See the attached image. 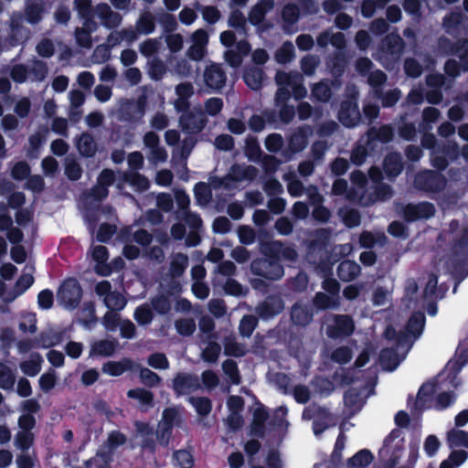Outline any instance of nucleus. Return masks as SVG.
I'll use <instances>...</instances> for the list:
<instances>
[{"instance_id": "f257e3e1", "label": "nucleus", "mask_w": 468, "mask_h": 468, "mask_svg": "<svg viewBox=\"0 0 468 468\" xmlns=\"http://www.w3.org/2000/svg\"><path fill=\"white\" fill-rule=\"evenodd\" d=\"M328 233L326 229H320L318 237L309 242L307 259L316 271L325 277L322 283L323 289L332 295H336L340 291V284L331 277L336 259L328 250Z\"/></svg>"}, {"instance_id": "f03ea898", "label": "nucleus", "mask_w": 468, "mask_h": 468, "mask_svg": "<svg viewBox=\"0 0 468 468\" xmlns=\"http://www.w3.org/2000/svg\"><path fill=\"white\" fill-rule=\"evenodd\" d=\"M83 291L76 278H68L59 286L57 297L60 304L68 310H75L79 307Z\"/></svg>"}, {"instance_id": "7ed1b4c3", "label": "nucleus", "mask_w": 468, "mask_h": 468, "mask_svg": "<svg viewBox=\"0 0 468 468\" xmlns=\"http://www.w3.org/2000/svg\"><path fill=\"white\" fill-rule=\"evenodd\" d=\"M445 176L433 170H425L416 175L414 179L415 187L422 192L439 194L446 186Z\"/></svg>"}, {"instance_id": "20e7f679", "label": "nucleus", "mask_w": 468, "mask_h": 468, "mask_svg": "<svg viewBox=\"0 0 468 468\" xmlns=\"http://www.w3.org/2000/svg\"><path fill=\"white\" fill-rule=\"evenodd\" d=\"M438 48L444 55L458 56L463 70L468 72V38L461 37L453 42L447 37L441 36L438 38Z\"/></svg>"}, {"instance_id": "39448f33", "label": "nucleus", "mask_w": 468, "mask_h": 468, "mask_svg": "<svg viewBox=\"0 0 468 468\" xmlns=\"http://www.w3.org/2000/svg\"><path fill=\"white\" fill-rule=\"evenodd\" d=\"M435 206L429 201L408 203L403 205L400 209L401 217L407 223L429 219L435 215Z\"/></svg>"}, {"instance_id": "423d86ee", "label": "nucleus", "mask_w": 468, "mask_h": 468, "mask_svg": "<svg viewBox=\"0 0 468 468\" xmlns=\"http://www.w3.org/2000/svg\"><path fill=\"white\" fill-rule=\"evenodd\" d=\"M312 133V128L309 125L297 127L288 137L287 147L282 154L285 160L290 161L294 154L303 152L308 144V137Z\"/></svg>"}, {"instance_id": "0eeeda50", "label": "nucleus", "mask_w": 468, "mask_h": 468, "mask_svg": "<svg viewBox=\"0 0 468 468\" xmlns=\"http://www.w3.org/2000/svg\"><path fill=\"white\" fill-rule=\"evenodd\" d=\"M250 271L252 274L267 281L280 280L284 274V270L281 262L271 261L265 258L253 260L250 263Z\"/></svg>"}, {"instance_id": "6e6552de", "label": "nucleus", "mask_w": 468, "mask_h": 468, "mask_svg": "<svg viewBox=\"0 0 468 468\" xmlns=\"http://www.w3.org/2000/svg\"><path fill=\"white\" fill-rule=\"evenodd\" d=\"M445 32L454 38L468 35V17L461 10H452L442 18Z\"/></svg>"}, {"instance_id": "1a4fd4ad", "label": "nucleus", "mask_w": 468, "mask_h": 468, "mask_svg": "<svg viewBox=\"0 0 468 468\" xmlns=\"http://www.w3.org/2000/svg\"><path fill=\"white\" fill-rule=\"evenodd\" d=\"M355 331V324L351 316L347 314H335L333 324L326 327V335L331 339H338L350 336Z\"/></svg>"}, {"instance_id": "9d476101", "label": "nucleus", "mask_w": 468, "mask_h": 468, "mask_svg": "<svg viewBox=\"0 0 468 468\" xmlns=\"http://www.w3.org/2000/svg\"><path fill=\"white\" fill-rule=\"evenodd\" d=\"M200 382L197 376L178 372L173 379V390L176 397L189 394L200 388Z\"/></svg>"}, {"instance_id": "9b49d317", "label": "nucleus", "mask_w": 468, "mask_h": 468, "mask_svg": "<svg viewBox=\"0 0 468 468\" xmlns=\"http://www.w3.org/2000/svg\"><path fill=\"white\" fill-rule=\"evenodd\" d=\"M337 118L345 127L356 126L361 118L357 102L353 100H344L340 103Z\"/></svg>"}, {"instance_id": "f8f14e48", "label": "nucleus", "mask_w": 468, "mask_h": 468, "mask_svg": "<svg viewBox=\"0 0 468 468\" xmlns=\"http://www.w3.org/2000/svg\"><path fill=\"white\" fill-rule=\"evenodd\" d=\"M207 120L202 112H185L179 117V126L189 135L199 133L206 126Z\"/></svg>"}, {"instance_id": "ddd939ff", "label": "nucleus", "mask_w": 468, "mask_h": 468, "mask_svg": "<svg viewBox=\"0 0 468 468\" xmlns=\"http://www.w3.org/2000/svg\"><path fill=\"white\" fill-rule=\"evenodd\" d=\"M314 310L311 303H303L302 302L294 303L290 311L292 323L294 325L305 327L314 319Z\"/></svg>"}, {"instance_id": "4468645a", "label": "nucleus", "mask_w": 468, "mask_h": 468, "mask_svg": "<svg viewBox=\"0 0 468 468\" xmlns=\"http://www.w3.org/2000/svg\"><path fill=\"white\" fill-rule=\"evenodd\" d=\"M226 80L227 75L221 65L212 63L206 68L204 81L208 88L218 90L225 86Z\"/></svg>"}, {"instance_id": "2eb2a0df", "label": "nucleus", "mask_w": 468, "mask_h": 468, "mask_svg": "<svg viewBox=\"0 0 468 468\" xmlns=\"http://www.w3.org/2000/svg\"><path fill=\"white\" fill-rule=\"evenodd\" d=\"M136 432L142 437V450L154 454L156 452V441L154 428L148 423L137 420L134 423Z\"/></svg>"}, {"instance_id": "dca6fc26", "label": "nucleus", "mask_w": 468, "mask_h": 468, "mask_svg": "<svg viewBox=\"0 0 468 468\" xmlns=\"http://www.w3.org/2000/svg\"><path fill=\"white\" fill-rule=\"evenodd\" d=\"M367 144L373 150L376 142L383 144L390 143L394 138V130L388 124H383L379 128L370 127L367 133Z\"/></svg>"}, {"instance_id": "f3484780", "label": "nucleus", "mask_w": 468, "mask_h": 468, "mask_svg": "<svg viewBox=\"0 0 468 468\" xmlns=\"http://www.w3.org/2000/svg\"><path fill=\"white\" fill-rule=\"evenodd\" d=\"M284 308L283 302L277 296H269L257 307V314L262 319H269L278 315Z\"/></svg>"}, {"instance_id": "a211bd4d", "label": "nucleus", "mask_w": 468, "mask_h": 468, "mask_svg": "<svg viewBox=\"0 0 468 468\" xmlns=\"http://www.w3.org/2000/svg\"><path fill=\"white\" fill-rule=\"evenodd\" d=\"M349 59L345 51H336L326 61L330 73L335 80L341 79L348 66Z\"/></svg>"}, {"instance_id": "6ab92c4d", "label": "nucleus", "mask_w": 468, "mask_h": 468, "mask_svg": "<svg viewBox=\"0 0 468 468\" xmlns=\"http://www.w3.org/2000/svg\"><path fill=\"white\" fill-rule=\"evenodd\" d=\"M96 14L101 24L110 29L119 27L122 20V16L119 13L112 11L110 5L104 3L97 5Z\"/></svg>"}, {"instance_id": "aec40b11", "label": "nucleus", "mask_w": 468, "mask_h": 468, "mask_svg": "<svg viewBox=\"0 0 468 468\" xmlns=\"http://www.w3.org/2000/svg\"><path fill=\"white\" fill-rule=\"evenodd\" d=\"M436 391V384L433 382H425L419 388L416 400L414 402L415 410H423L431 408L433 395Z\"/></svg>"}, {"instance_id": "412c9836", "label": "nucleus", "mask_w": 468, "mask_h": 468, "mask_svg": "<svg viewBox=\"0 0 468 468\" xmlns=\"http://www.w3.org/2000/svg\"><path fill=\"white\" fill-rule=\"evenodd\" d=\"M265 79V72L257 66L246 67L243 71V80L245 84L252 90H259L262 88V82Z\"/></svg>"}, {"instance_id": "4be33fe9", "label": "nucleus", "mask_w": 468, "mask_h": 468, "mask_svg": "<svg viewBox=\"0 0 468 468\" xmlns=\"http://www.w3.org/2000/svg\"><path fill=\"white\" fill-rule=\"evenodd\" d=\"M361 271V267L354 261L344 260L336 269L338 278L345 282L354 281Z\"/></svg>"}, {"instance_id": "5701e85b", "label": "nucleus", "mask_w": 468, "mask_h": 468, "mask_svg": "<svg viewBox=\"0 0 468 468\" xmlns=\"http://www.w3.org/2000/svg\"><path fill=\"white\" fill-rule=\"evenodd\" d=\"M383 170L388 178L397 177L403 170L401 156L399 153H389L383 161Z\"/></svg>"}, {"instance_id": "b1692460", "label": "nucleus", "mask_w": 468, "mask_h": 468, "mask_svg": "<svg viewBox=\"0 0 468 468\" xmlns=\"http://www.w3.org/2000/svg\"><path fill=\"white\" fill-rule=\"evenodd\" d=\"M382 44L386 53L395 57H399L405 48L404 40L397 33H390L387 35L383 38Z\"/></svg>"}, {"instance_id": "393cba45", "label": "nucleus", "mask_w": 468, "mask_h": 468, "mask_svg": "<svg viewBox=\"0 0 468 468\" xmlns=\"http://www.w3.org/2000/svg\"><path fill=\"white\" fill-rule=\"evenodd\" d=\"M378 361L382 368L387 371L395 370L400 363L395 347L382 348L378 355Z\"/></svg>"}, {"instance_id": "a878e982", "label": "nucleus", "mask_w": 468, "mask_h": 468, "mask_svg": "<svg viewBox=\"0 0 468 468\" xmlns=\"http://www.w3.org/2000/svg\"><path fill=\"white\" fill-rule=\"evenodd\" d=\"M76 147L84 157H93L97 152L94 137L89 133H82L76 140Z\"/></svg>"}, {"instance_id": "bb28decb", "label": "nucleus", "mask_w": 468, "mask_h": 468, "mask_svg": "<svg viewBox=\"0 0 468 468\" xmlns=\"http://www.w3.org/2000/svg\"><path fill=\"white\" fill-rule=\"evenodd\" d=\"M133 362L130 358H123L121 361H108L102 365L103 373L112 377H120L125 371L132 370Z\"/></svg>"}, {"instance_id": "cd10ccee", "label": "nucleus", "mask_w": 468, "mask_h": 468, "mask_svg": "<svg viewBox=\"0 0 468 468\" xmlns=\"http://www.w3.org/2000/svg\"><path fill=\"white\" fill-rule=\"evenodd\" d=\"M118 346V342L113 340H100L95 342L90 348V356H101L109 357L113 355Z\"/></svg>"}, {"instance_id": "c85d7f7f", "label": "nucleus", "mask_w": 468, "mask_h": 468, "mask_svg": "<svg viewBox=\"0 0 468 468\" xmlns=\"http://www.w3.org/2000/svg\"><path fill=\"white\" fill-rule=\"evenodd\" d=\"M446 442L450 449L465 447L468 449V431L458 428L451 429L446 433Z\"/></svg>"}, {"instance_id": "c756f323", "label": "nucleus", "mask_w": 468, "mask_h": 468, "mask_svg": "<svg viewBox=\"0 0 468 468\" xmlns=\"http://www.w3.org/2000/svg\"><path fill=\"white\" fill-rule=\"evenodd\" d=\"M426 317L421 312L413 313L409 318L405 329L410 333L414 339H417L422 334L425 325Z\"/></svg>"}, {"instance_id": "7c9ffc66", "label": "nucleus", "mask_w": 468, "mask_h": 468, "mask_svg": "<svg viewBox=\"0 0 468 468\" xmlns=\"http://www.w3.org/2000/svg\"><path fill=\"white\" fill-rule=\"evenodd\" d=\"M373 460V453L367 449H362L347 460L346 466L347 468H366Z\"/></svg>"}, {"instance_id": "2f4dec72", "label": "nucleus", "mask_w": 468, "mask_h": 468, "mask_svg": "<svg viewBox=\"0 0 468 468\" xmlns=\"http://www.w3.org/2000/svg\"><path fill=\"white\" fill-rule=\"evenodd\" d=\"M375 97L381 101L383 108H391L397 104L401 97V91L399 88L384 91L383 89H378L375 92Z\"/></svg>"}, {"instance_id": "473e14b6", "label": "nucleus", "mask_w": 468, "mask_h": 468, "mask_svg": "<svg viewBox=\"0 0 468 468\" xmlns=\"http://www.w3.org/2000/svg\"><path fill=\"white\" fill-rule=\"evenodd\" d=\"M123 179L138 192H144L150 187L148 178L137 171H131L124 174Z\"/></svg>"}, {"instance_id": "72a5a7b5", "label": "nucleus", "mask_w": 468, "mask_h": 468, "mask_svg": "<svg viewBox=\"0 0 468 468\" xmlns=\"http://www.w3.org/2000/svg\"><path fill=\"white\" fill-rule=\"evenodd\" d=\"M129 399H137L142 405L153 407L154 404V395L152 391L144 388H135L128 390Z\"/></svg>"}, {"instance_id": "f704fd0d", "label": "nucleus", "mask_w": 468, "mask_h": 468, "mask_svg": "<svg viewBox=\"0 0 468 468\" xmlns=\"http://www.w3.org/2000/svg\"><path fill=\"white\" fill-rule=\"evenodd\" d=\"M344 403L354 413L359 411L363 406L360 391L355 388L347 389L344 393Z\"/></svg>"}, {"instance_id": "c9c22d12", "label": "nucleus", "mask_w": 468, "mask_h": 468, "mask_svg": "<svg viewBox=\"0 0 468 468\" xmlns=\"http://www.w3.org/2000/svg\"><path fill=\"white\" fill-rule=\"evenodd\" d=\"M155 29L154 17L151 12L145 11L136 21V31L140 34L150 35Z\"/></svg>"}, {"instance_id": "e433bc0d", "label": "nucleus", "mask_w": 468, "mask_h": 468, "mask_svg": "<svg viewBox=\"0 0 468 468\" xmlns=\"http://www.w3.org/2000/svg\"><path fill=\"white\" fill-rule=\"evenodd\" d=\"M333 95L331 87L328 80H323L315 84L312 88V96L320 102H327L330 101Z\"/></svg>"}, {"instance_id": "4c0bfd02", "label": "nucleus", "mask_w": 468, "mask_h": 468, "mask_svg": "<svg viewBox=\"0 0 468 468\" xmlns=\"http://www.w3.org/2000/svg\"><path fill=\"white\" fill-rule=\"evenodd\" d=\"M181 422V416L178 410L174 407L165 408L162 412V419L159 421L162 426H166L173 430L175 427H179Z\"/></svg>"}, {"instance_id": "58836bf2", "label": "nucleus", "mask_w": 468, "mask_h": 468, "mask_svg": "<svg viewBox=\"0 0 468 468\" xmlns=\"http://www.w3.org/2000/svg\"><path fill=\"white\" fill-rule=\"evenodd\" d=\"M61 333L41 332L35 338V344L37 348H49L58 345L61 341Z\"/></svg>"}, {"instance_id": "ea45409f", "label": "nucleus", "mask_w": 468, "mask_h": 468, "mask_svg": "<svg viewBox=\"0 0 468 468\" xmlns=\"http://www.w3.org/2000/svg\"><path fill=\"white\" fill-rule=\"evenodd\" d=\"M188 401L200 417L208 416L212 410V402L207 397H189Z\"/></svg>"}, {"instance_id": "a19ab883", "label": "nucleus", "mask_w": 468, "mask_h": 468, "mask_svg": "<svg viewBox=\"0 0 468 468\" xmlns=\"http://www.w3.org/2000/svg\"><path fill=\"white\" fill-rule=\"evenodd\" d=\"M194 196L198 205L206 206L212 199V191L208 184L198 182L194 186Z\"/></svg>"}, {"instance_id": "79ce46f5", "label": "nucleus", "mask_w": 468, "mask_h": 468, "mask_svg": "<svg viewBox=\"0 0 468 468\" xmlns=\"http://www.w3.org/2000/svg\"><path fill=\"white\" fill-rule=\"evenodd\" d=\"M45 136L39 133H33L28 138V148L27 156L30 159H37L40 155V149L45 143Z\"/></svg>"}, {"instance_id": "37998d69", "label": "nucleus", "mask_w": 468, "mask_h": 468, "mask_svg": "<svg viewBox=\"0 0 468 468\" xmlns=\"http://www.w3.org/2000/svg\"><path fill=\"white\" fill-rule=\"evenodd\" d=\"M151 304L153 310L161 315L167 314L172 308L169 296L165 293H159L154 296L151 300Z\"/></svg>"}, {"instance_id": "c03bdc74", "label": "nucleus", "mask_w": 468, "mask_h": 468, "mask_svg": "<svg viewBox=\"0 0 468 468\" xmlns=\"http://www.w3.org/2000/svg\"><path fill=\"white\" fill-rule=\"evenodd\" d=\"M240 167L239 165H233L230 169V174L228 175L225 178H217L213 181L214 187L218 188L223 186L226 189H230L231 186L229 184V181L239 182L243 180V176H240Z\"/></svg>"}, {"instance_id": "a18cd8bd", "label": "nucleus", "mask_w": 468, "mask_h": 468, "mask_svg": "<svg viewBox=\"0 0 468 468\" xmlns=\"http://www.w3.org/2000/svg\"><path fill=\"white\" fill-rule=\"evenodd\" d=\"M344 225L348 229L358 227L361 223V215L356 208H346L339 211Z\"/></svg>"}, {"instance_id": "49530a36", "label": "nucleus", "mask_w": 468, "mask_h": 468, "mask_svg": "<svg viewBox=\"0 0 468 468\" xmlns=\"http://www.w3.org/2000/svg\"><path fill=\"white\" fill-rule=\"evenodd\" d=\"M441 116V112L434 107H426L422 112V122L420 123V131L431 130V123L436 122Z\"/></svg>"}, {"instance_id": "de8ad7c7", "label": "nucleus", "mask_w": 468, "mask_h": 468, "mask_svg": "<svg viewBox=\"0 0 468 468\" xmlns=\"http://www.w3.org/2000/svg\"><path fill=\"white\" fill-rule=\"evenodd\" d=\"M43 359L39 354H35V358L21 362V370L28 377H36L41 370Z\"/></svg>"}, {"instance_id": "09e8293b", "label": "nucleus", "mask_w": 468, "mask_h": 468, "mask_svg": "<svg viewBox=\"0 0 468 468\" xmlns=\"http://www.w3.org/2000/svg\"><path fill=\"white\" fill-rule=\"evenodd\" d=\"M43 13L44 6L41 4H28L25 9L26 20L31 25H36L41 21Z\"/></svg>"}, {"instance_id": "8fccbe9b", "label": "nucleus", "mask_w": 468, "mask_h": 468, "mask_svg": "<svg viewBox=\"0 0 468 468\" xmlns=\"http://www.w3.org/2000/svg\"><path fill=\"white\" fill-rule=\"evenodd\" d=\"M64 166V174L69 180L78 181L81 178L83 170L75 159L67 158Z\"/></svg>"}, {"instance_id": "3c124183", "label": "nucleus", "mask_w": 468, "mask_h": 468, "mask_svg": "<svg viewBox=\"0 0 468 468\" xmlns=\"http://www.w3.org/2000/svg\"><path fill=\"white\" fill-rule=\"evenodd\" d=\"M16 376L8 366L0 362V388L8 390L13 388Z\"/></svg>"}, {"instance_id": "603ef678", "label": "nucleus", "mask_w": 468, "mask_h": 468, "mask_svg": "<svg viewBox=\"0 0 468 468\" xmlns=\"http://www.w3.org/2000/svg\"><path fill=\"white\" fill-rule=\"evenodd\" d=\"M188 263V258L186 254L178 253L170 263V273L177 278L184 274Z\"/></svg>"}, {"instance_id": "864d4df0", "label": "nucleus", "mask_w": 468, "mask_h": 468, "mask_svg": "<svg viewBox=\"0 0 468 468\" xmlns=\"http://www.w3.org/2000/svg\"><path fill=\"white\" fill-rule=\"evenodd\" d=\"M222 369L225 375H227L234 385L240 384L241 378L239 375V367L236 361L232 359H226L222 363Z\"/></svg>"}, {"instance_id": "5fc2aeb1", "label": "nucleus", "mask_w": 468, "mask_h": 468, "mask_svg": "<svg viewBox=\"0 0 468 468\" xmlns=\"http://www.w3.org/2000/svg\"><path fill=\"white\" fill-rule=\"evenodd\" d=\"M258 325V318L254 315H244L239 325V331L241 336L250 337Z\"/></svg>"}, {"instance_id": "6e6d98bb", "label": "nucleus", "mask_w": 468, "mask_h": 468, "mask_svg": "<svg viewBox=\"0 0 468 468\" xmlns=\"http://www.w3.org/2000/svg\"><path fill=\"white\" fill-rule=\"evenodd\" d=\"M134 320L141 325L149 324L154 319V314L150 306L146 303L136 307L133 314Z\"/></svg>"}, {"instance_id": "4d7b16f0", "label": "nucleus", "mask_w": 468, "mask_h": 468, "mask_svg": "<svg viewBox=\"0 0 468 468\" xmlns=\"http://www.w3.org/2000/svg\"><path fill=\"white\" fill-rule=\"evenodd\" d=\"M103 302L105 306L110 311H120L123 309L126 304V301L123 296L116 291L112 292L109 295H106V297L103 299Z\"/></svg>"}, {"instance_id": "13d9d810", "label": "nucleus", "mask_w": 468, "mask_h": 468, "mask_svg": "<svg viewBox=\"0 0 468 468\" xmlns=\"http://www.w3.org/2000/svg\"><path fill=\"white\" fill-rule=\"evenodd\" d=\"M139 377L141 382L148 388L158 387L162 382V378L155 372L147 367L140 368Z\"/></svg>"}, {"instance_id": "bf43d9fd", "label": "nucleus", "mask_w": 468, "mask_h": 468, "mask_svg": "<svg viewBox=\"0 0 468 468\" xmlns=\"http://www.w3.org/2000/svg\"><path fill=\"white\" fill-rule=\"evenodd\" d=\"M166 70L165 64L159 58H154L150 62L148 73L152 80H161L165 75Z\"/></svg>"}, {"instance_id": "052dcab7", "label": "nucleus", "mask_w": 468, "mask_h": 468, "mask_svg": "<svg viewBox=\"0 0 468 468\" xmlns=\"http://www.w3.org/2000/svg\"><path fill=\"white\" fill-rule=\"evenodd\" d=\"M221 351V346L218 343L210 341L202 351V358L207 363H216Z\"/></svg>"}, {"instance_id": "680f3d73", "label": "nucleus", "mask_w": 468, "mask_h": 468, "mask_svg": "<svg viewBox=\"0 0 468 468\" xmlns=\"http://www.w3.org/2000/svg\"><path fill=\"white\" fill-rule=\"evenodd\" d=\"M31 173V167L26 161L16 162L11 169V176L16 181L27 179Z\"/></svg>"}, {"instance_id": "e2e57ef3", "label": "nucleus", "mask_w": 468, "mask_h": 468, "mask_svg": "<svg viewBox=\"0 0 468 468\" xmlns=\"http://www.w3.org/2000/svg\"><path fill=\"white\" fill-rule=\"evenodd\" d=\"M28 72L33 76L34 80L43 81L48 73V68L45 61L35 59Z\"/></svg>"}, {"instance_id": "0e129e2a", "label": "nucleus", "mask_w": 468, "mask_h": 468, "mask_svg": "<svg viewBox=\"0 0 468 468\" xmlns=\"http://www.w3.org/2000/svg\"><path fill=\"white\" fill-rule=\"evenodd\" d=\"M175 327L180 335L190 336L196 331V323L191 318H182L176 321Z\"/></svg>"}, {"instance_id": "69168bd1", "label": "nucleus", "mask_w": 468, "mask_h": 468, "mask_svg": "<svg viewBox=\"0 0 468 468\" xmlns=\"http://www.w3.org/2000/svg\"><path fill=\"white\" fill-rule=\"evenodd\" d=\"M388 233L394 238L402 239H406L410 236L409 228L399 220H394L388 225Z\"/></svg>"}, {"instance_id": "338daca9", "label": "nucleus", "mask_w": 468, "mask_h": 468, "mask_svg": "<svg viewBox=\"0 0 468 468\" xmlns=\"http://www.w3.org/2000/svg\"><path fill=\"white\" fill-rule=\"evenodd\" d=\"M261 149L256 138L250 137L246 140L245 154L250 161H258L261 156Z\"/></svg>"}, {"instance_id": "774afa93", "label": "nucleus", "mask_w": 468, "mask_h": 468, "mask_svg": "<svg viewBox=\"0 0 468 468\" xmlns=\"http://www.w3.org/2000/svg\"><path fill=\"white\" fill-rule=\"evenodd\" d=\"M404 71L408 77L416 79L422 74V66L414 58H408L404 61Z\"/></svg>"}]
</instances>
